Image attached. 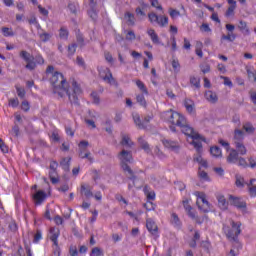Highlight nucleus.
I'll return each mask as SVG.
<instances>
[{
	"label": "nucleus",
	"mask_w": 256,
	"mask_h": 256,
	"mask_svg": "<svg viewBox=\"0 0 256 256\" xmlns=\"http://www.w3.org/2000/svg\"><path fill=\"white\" fill-rule=\"evenodd\" d=\"M46 75L49 77V81L53 86V93L59 95V97L68 96V99L72 105H79V95L83 93L81 86L77 81H72V93L69 90V83L65 79V76L59 71L55 70V66L49 65L46 68Z\"/></svg>",
	"instance_id": "f257e3e1"
},
{
	"label": "nucleus",
	"mask_w": 256,
	"mask_h": 256,
	"mask_svg": "<svg viewBox=\"0 0 256 256\" xmlns=\"http://www.w3.org/2000/svg\"><path fill=\"white\" fill-rule=\"evenodd\" d=\"M164 115L168 118V121L169 123H171V125L180 127L181 132L184 135H191L193 133V127L187 124V119L185 118V116L173 110H168L164 112Z\"/></svg>",
	"instance_id": "f03ea898"
},
{
	"label": "nucleus",
	"mask_w": 256,
	"mask_h": 256,
	"mask_svg": "<svg viewBox=\"0 0 256 256\" xmlns=\"http://www.w3.org/2000/svg\"><path fill=\"white\" fill-rule=\"evenodd\" d=\"M239 235H241V222H235L232 221V229H230L226 237L230 239V241H233L236 245V247H241V243H239Z\"/></svg>",
	"instance_id": "7ed1b4c3"
},
{
	"label": "nucleus",
	"mask_w": 256,
	"mask_h": 256,
	"mask_svg": "<svg viewBox=\"0 0 256 256\" xmlns=\"http://www.w3.org/2000/svg\"><path fill=\"white\" fill-rule=\"evenodd\" d=\"M118 159L120 161V168L127 167L132 165L133 163V153L126 149H122V151L118 154Z\"/></svg>",
	"instance_id": "20e7f679"
},
{
	"label": "nucleus",
	"mask_w": 256,
	"mask_h": 256,
	"mask_svg": "<svg viewBox=\"0 0 256 256\" xmlns=\"http://www.w3.org/2000/svg\"><path fill=\"white\" fill-rule=\"evenodd\" d=\"M185 135L186 137H191V144L194 146L198 153H201V151H203V144L201 143V141H203V137H201V134H198L197 132H195V129L192 128V133Z\"/></svg>",
	"instance_id": "39448f33"
},
{
	"label": "nucleus",
	"mask_w": 256,
	"mask_h": 256,
	"mask_svg": "<svg viewBox=\"0 0 256 256\" xmlns=\"http://www.w3.org/2000/svg\"><path fill=\"white\" fill-rule=\"evenodd\" d=\"M124 175L126 176V178L128 179V181H132V184L128 185V189L131 190L132 187H135V182L137 181V172L133 171L131 169V166H124L122 168Z\"/></svg>",
	"instance_id": "423d86ee"
},
{
	"label": "nucleus",
	"mask_w": 256,
	"mask_h": 256,
	"mask_svg": "<svg viewBox=\"0 0 256 256\" xmlns=\"http://www.w3.org/2000/svg\"><path fill=\"white\" fill-rule=\"evenodd\" d=\"M146 229L150 232V234L152 235V237H154V239L159 238V227L157 226V223L153 221V219L148 218L146 220Z\"/></svg>",
	"instance_id": "0eeeda50"
},
{
	"label": "nucleus",
	"mask_w": 256,
	"mask_h": 256,
	"mask_svg": "<svg viewBox=\"0 0 256 256\" xmlns=\"http://www.w3.org/2000/svg\"><path fill=\"white\" fill-rule=\"evenodd\" d=\"M228 200H229L230 205H233L237 209H247V202L243 201L242 198H239V197H236L233 195H229Z\"/></svg>",
	"instance_id": "6e6552de"
},
{
	"label": "nucleus",
	"mask_w": 256,
	"mask_h": 256,
	"mask_svg": "<svg viewBox=\"0 0 256 256\" xmlns=\"http://www.w3.org/2000/svg\"><path fill=\"white\" fill-rule=\"evenodd\" d=\"M99 77L103 79L106 83H112L114 81L113 74L111 73V69L109 68H99Z\"/></svg>",
	"instance_id": "1a4fd4ad"
},
{
	"label": "nucleus",
	"mask_w": 256,
	"mask_h": 256,
	"mask_svg": "<svg viewBox=\"0 0 256 256\" xmlns=\"http://www.w3.org/2000/svg\"><path fill=\"white\" fill-rule=\"evenodd\" d=\"M33 24L35 25L36 29H37V34L39 36V39L42 40L44 43L49 41V39H51V34L44 32L43 29H41V26L39 25V23H37V19H33Z\"/></svg>",
	"instance_id": "9d476101"
},
{
	"label": "nucleus",
	"mask_w": 256,
	"mask_h": 256,
	"mask_svg": "<svg viewBox=\"0 0 256 256\" xmlns=\"http://www.w3.org/2000/svg\"><path fill=\"white\" fill-rule=\"evenodd\" d=\"M162 143H163L164 147H166L167 149H171V151H179V149H180L179 142H177V141L163 139Z\"/></svg>",
	"instance_id": "9b49d317"
},
{
	"label": "nucleus",
	"mask_w": 256,
	"mask_h": 256,
	"mask_svg": "<svg viewBox=\"0 0 256 256\" xmlns=\"http://www.w3.org/2000/svg\"><path fill=\"white\" fill-rule=\"evenodd\" d=\"M120 145H122V147H126V149H131V147H133L134 143L131 140V137H129V135L122 132Z\"/></svg>",
	"instance_id": "f8f14e48"
},
{
	"label": "nucleus",
	"mask_w": 256,
	"mask_h": 256,
	"mask_svg": "<svg viewBox=\"0 0 256 256\" xmlns=\"http://www.w3.org/2000/svg\"><path fill=\"white\" fill-rule=\"evenodd\" d=\"M45 199H47V193H45V191L43 190L37 191L33 195V200L35 201V205H41L43 201H45Z\"/></svg>",
	"instance_id": "ddd939ff"
},
{
	"label": "nucleus",
	"mask_w": 256,
	"mask_h": 256,
	"mask_svg": "<svg viewBox=\"0 0 256 256\" xmlns=\"http://www.w3.org/2000/svg\"><path fill=\"white\" fill-rule=\"evenodd\" d=\"M20 57L26 61V69H30V71L33 70V64L31 63V54L29 52L23 50L20 52Z\"/></svg>",
	"instance_id": "4468645a"
},
{
	"label": "nucleus",
	"mask_w": 256,
	"mask_h": 256,
	"mask_svg": "<svg viewBox=\"0 0 256 256\" xmlns=\"http://www.w3.org/2000/svg\"><path fill=\"white\" fill-rule=\"evenodd\" d=\"M149 7V4L145 3L143 0L139 1V6L135 9L136 15L140 17H145V9Z\"/></svg>",
	"instance_id": "2eb2a0df"
},
{
	"label": "nucleus",
	"mask_w": 256,
	"mask_h": 256,
	"mask_svg": "<svg viewBox=\"0 0 256 256\" xmlns=\"http://www.w3.org/2000/svg\"><path fill=\"white\" fill-rule=\"evenodd\" d=\"M59 235H60L59 228H55V227L50 228V241H52L54 245H57V243H59L57 240L59 239Z\"/></svg>",
	"instance_id": "dca6fc26"
},
{
	"label": "nucleus",
	"mask_w": 256,
	"mask_h": 256,
	"mask_svg": "<svg viewBox=\"0 0 256 256\" xmlns=\"http://www.w3.org/2000/svg\"><path fill=\"white\" fill-rule=\"evenodd\" d=\"M234 144L235 143H243V140L245 139V132L241 129H235L234 130Z\"/></svg>",
	"instance_id": "f3484780"
},
{
	"label": "nucleus",
	"mask_w": 256,
	"mask_h": 256,
	"mask_svg": "<svg viewBox=\"0 0 256 256\" xmlns=\"http://www.w3.org/2000/svg\"><path fill=\"white\" fill-rule=\"evenodd\" d=\"M78 156L80 159H88L89 163H93L94 159L91 156V152L87 151L85 148H79Z\"/></svg>",
	"instance_id": "a211bd4d"
},
{
	"label": "nucleus",
	"mask_w": 256,
	"mask_h": 256,
	"mask_svg": "<svg viewBox=\"0 0 256 256\" xmlns=\"http://www.w3.org/2000/svg\"><path fill=\"white\" fill-rule=\"evenodd\" d=\"M239 160V152H237L235 149H230V153L227 156V163H237Z\"/></svg>",
	"instance_id": "6ab92c4d"
},
{
	"label": "nucleus",
	"mask_w": 256,
	"mask_h": 256,
	"mask_svg": "<svg viewBox=\"0 0 256 256\" xmlns=\"http://www.w3.org/2000/svg\"><path fill=\"white\" fill-rule=\"evenodd\" d=\"M205 98L210 103H217V101H219V97H217V93H215L211 90H208L205 92Z\"/></svg>",
	"instance_id": "aec40b11"
},
{
	"label": "nucleus",
	"mask_w": 256,
	"mask_h": 256,
	"mask_svg": "<svg viewBox=\"0 0 256 256\" xmlns=\"http://www.w3.org/2000/svg\"><path fill=\"white\" fill-rule=\"evenodd\" d=\"M182 203L189 217H191V219H195V212H193V207H191V204H189V200H183Z\"/></svg>",
	"instance_id": "412c9836"
},
{
	"label": "nucleus",
	"mask_w": 256,
	"mask_h": 256,
	"mask_svg": "<svg viewBox=\"0 0 256 256\" xmlns=\"http://www.w3.org/2000/svg\"><path fill=\"white\" fill-rule=\"evenodd\" d=\"M60 166L64 171L69 172V167H71V157L62 158V160L60 161Z\"/></svg>",
	"instance_id": "4be33fe9"
},
{
	"label": "nucleus",
	"mask_w": 256,
	"mask_h": 256,
	"mask_svg": "<svg viewBox=\"0 0 256 256\" xmlns=\"http://www.w3.org/2000/svg\"><path fill=\"white\" fill-rule=\"evenodd\" d=\"M234 145L236 148L235 150L237 151L238 154L247 155V147H245V144H243V142H237Z\"/></svg>",
	"instance_id": "5701e85b"
},
{
	"label": "nucleus",
	"mask_w": 256,
	"mask_h": 256,
	"mask_svg": "<svg viewBox=\"0 0 256 256\" xmlns=\"http://www.w3.org/2000/svg\"><path fill=\"white\" fill-rule=\"evenodd\" d=\"M133 121L138 129H147L145 123L141 121V117L139 116V114L133 115Z\"/></svg>",
	"instance_id": "b1692460"
},
{
	"label": "nucleus",
	"mask_w": 256,
	"mask_h": 256,
	"mask_svg": "<svg viewBox=\"0 0 256 256\" xmlns=\"http://www.w3.org/2000/svg\"><path fill=\"white\" fill-rule=\"evenodd\" d=\"M184 106L186 108V110L188 111V113H193V109L195 107V102H193V100L186 98L184 100Z\"/></svg>",
	"instance_id": "393cba45"
},
{
	"label": "nucleus",
	"mask_w": 256,
	"mask_h": 256,
	"mask_svg": "<svg viewBox=\"0 0 256 256\" xmlns=\"http://www.w3.org/2000/svg\"><path fill=\"white\" fill-rule=\"evenodd\" d=\"M81 193H84L85 197L87 199H90V197H93V192L91 191V187L85 186V184L81 185Z\"/></svg>",
	"instance_id": "a878e982"
},
{
	"label": "nucleus",
	"mask_w": 256,
	"mask_h": 256,
	"mask_svg": "<svg viewBox=\"0 0 256 256\" xmlns=\"http://www.w3.org/2000/svg\"><path fill=\"white\" fill-rule=\"evenodd\" d=\"M218 206L220 207V209H222V211H225L227 207H229V203L225 199V196L218 197Z\"/></svg>",
	"instance_id": "bb28decb"
},
{
	"label": "nucleus",
	"mask_w": 256,
	"mask_h": 256,
	"mask_svg": "<svg viewBox=\"0 0 256 256\" xmlns=\"http://www.w3.org/2000/svg\"><path fill=\"white\" fill-rule=\"evenodd\" d=\"M136 85L138 89H140L141 93L144 95H149V90H147V86H145V83L141 80H136Z\"/></svg>",
	"instance_id": "cd10ccee"
},
{
	"label": "nucleus",
	"mask_w": 256,
	"mask_h": 256,
	"mask_svg": "<svg viewBox=\"0 0 256 256\" xmlns=\"http://www.w3.org/2000/svg\"><path fill=\"white\" fill-rule=\"evenodd\" d=\"M190 84L195 87V89H201V78H197L195 76L190 77Z\"/></svg>",
	"instance_id": "c85d7f7f"
},
{
	"label": "nucleus",
	"mask_w": 256,
	"mask_h": 256,
	"mask_svg": "<svg viewBox=\"0 0 256 256\" xmlns=\"http://www.w3.org/2000/svg\"><path fill=\"white\" fill-rule=\"evenodd\" d=\"M144 193H145L148 201L155 200V191H149V186H144Z\"/></svg>",
	"instance_id": "c756f323"
},
{
	"label": "nucleus",
	"mask_w": 256,
	"mask_h": 256,
	"mask_svg": "<svg viewBox=\"0 0 256 256\" xmlns=\"http://www.w3.org/2000/svg\"><path fill=\"white\" fill-rule=\"evenodd\" d=\"M159 19L156 22L160 27H166V25H169V18L167 16L160 15L158 16Z\"/></svg>",
	"instance_id": "7c9ffc66"
},
{
	"label": "nucleus",
	"mask_w": 256,
	"mask_h": 256,
	"mask_svg": "<svg viewBox=\"0 0 256 256\" xmlns=\"http://www.w3.org/2000/svg\"><path fill=\"white\" fill-rule=\"evenodd\" d=\"M148 35L150 36L153 43H155V44L159 43V36L157 35V33L155 32L154 29H149Z\"/></svg>",
	"instance_id": "2f4dec72"
},
{
	"label": "nucleus",
	"mask_w": 256,
	"mask_h": 256,
	"mask_svg": "<svg viewBox=\"0 0 256 256\" xmlns=\"http://www.w3.org/2000/svg\"><path fill=\"white\" fill-rule=\"evenodd\" d=\"M196 205L198 206V209H200V211H203V213H209V211H211V207L209 206V204H201V201H197Z\"/></svg>",
	"instance_id": "473e14b6"
},
{
	"label": "nucleus",
	"mask_w": 256,
	"mask_h": 256,
	"mask_svg": "<svg viewBox=\"0 0 256 256\" xmlns=\"http://www.w3.org/2000/svg\"><path fill=\"white\" fill-rule=\"evenodd\" d=\"M124 17L125 19H127L128 25H135V14L131 12H126Z\"/></svg>",
	"instance_id": "72a5a7b5"
},
{
	"label": "nucleus",
	"mask_w": 256,
	"mask_h": 256,
	"mask_svg": "<svg viewBox=\"0 0 256 256\" xmlns=\"http://www.w3.org/2000/svg\"><path fill=\"white\" fill-rule=\"evenodd\" d=\"M238 29H240L242 33H245V35H249V28L247 27V22L241 20L239 22Z\"/></svg>",
	"instance_id": "f704fd0d"
},
{
	"label": "nucleus",
	"mask_w": 256,
	"mask_h": 256,
	"mask_svg": "<svg viewBox=\"0 0 256 256\" xmlns=\"http://www.w3.org/2000/svg\"><path fill=\"white\" fill-rule=\"evenodd\" d=\"M138 143L141 147V149H144V151H150L151 149L149 148V143L143 139V137L138 138Z\"/></svg>",
	"instance_id": "c9c22d12"
},
{
	"label": "nucleus",
	"mask_w": 256,
	"mask_h": 256,
	"mask_svg": "<svg viewBox=\"0 0 256 256\" xmlns=\"http://www.w3.org/2000/svg\"><path fill=\"white\" fill-rule=\"evenodd\" d=\"M136 100H137V103H139V105H141L142 107H147V100H145V95L143 94H138L136 96Z\"/></svg>",
	"instance_id": "e433bc0d"
},
{
	"label": "nucleus",
	"mask_w": 256,
	"mask_h": 256,
	"mask_svg": "<svg viewBox=\"0 0 256 256\" xmlns=\"http://www.w3.org/2000/svg\"><path fill=\"white\" fill-rule=\"evenodd\" d=\"M210 153L213 157H221L222 155L221 148H219L218 146L211 147Z\"/></svg>",
	"instance_id": "4c0bfd02"
},
{
	"label": "nucleus",
	"mask_w": 256,
	"mask_h": 256,
	"mask_svg": "<svg viewBox=\"0 0 256 256\" xmlns=\"http://www.w3.org/2000/svg\"><path fill=\"white\" fill-rule=\"evenodd\" d=\"M243 129L244 131H246V133H255V127H253V124H251V122H246L243 125Z\"/></svg>",
	"instance_id": "58836bf2"
},
{
	"label": "nucleus",
	"mask_w": 256,
	"mask_h": 256,
	"mask_svg": "<svg viewBox=\"0 0 256 256\" xmlns=\"http://www.w3.org/2000/svg\"><path fill=\"white\" fill-rule=\"evenodd\" d=\"M59 37L60 39L67 40L69 38V30L65 27L60 28Z\"/></svg>",
	"instance_id": "ea45409f"
},
{
	"label": "nucleus",
	"mask_w": 256,
	"mask_h": 256,
	"mask_svg": "<svg viewBox=\"0 0 256 256\" xmlns=\"http://www.w3.org/2000/svg\"><path fill=\"white\" fill-rule=\"evenodd\" d=\"M16 92L18 97H20V99H25V88L20 87L19 85L15 86Z\"/></svg>",
	"instance_id": "a19ab883"
},
{
	"label": "nucleus",
	"mask_w": 256,
	"mask_h": 256,
	"mask_svg": "<svg viewBox=\"0 0 256 256\" xmlns=\"http://www.w3.org/2000/svg\"><path fill=\"white\" fill-rule=\"evenodd\" d=\"M90 97L93 99V103L95 105H99V103H101V97L99 96V93L94 91L90 94Z\"/></svg>",
	"instance_id": "79ce46f5"
},
{
	"label": "nucleus",
	"mask_w": 256,
	"mask_h": 256,
	"mask_svg": "<svg viewBox=\"0 0 256 256\" xmlns=\"http://www.w3.org/2000/svg\"><path fill=\"white\" fill-rule=\"evenodd\" d=\"M236 187H244L245 185V178H243L241 175H236Z\"/></svg>",
	"instance_id": "37998d69"
},
{
	"label": "nucleus",
	"mask_w": 256,
	"mask_h": 256,
	"mask_svg": "<svg viewBox=\"0 0 256 256\" xmlns=\"http://www.w3.org/2000/svg\"><path fill=\"white\" fill-rule=\"evenodd\" d=\"M2 33L4 37H13V35H15V33H13V30L7 27H2Z\"/></svg>",
	"instance_id": "c03bdc74"
},
{
	"label": "nucleus",
	"mask_w": 256,
	"mask_h": 256,
	"mask_svg": "<svg viewBox=\"0 0 256 256\" xmlns=\"http://www.w3.org/2000/svg\"><path fill=\"white\" fill-rule=\"evenodd\" d=\"M75 51H77V44L73 43L68 46V56L73 57L75 55Z\"/></svg>",
	"instance_id": "a18cd8bd"
},
{
	"label": "nucleus",
	"mask_w": 256,
	"mask_h": 256,
	"mask_svg": "<svg viewBox=\"0 0 256 256\" xmlns=\"http://www.w3.org/2000/svg\"><path fill=\"white\" fill-rule=\"evenodd\" d=\"M90 256H103V250L99 247H95L92 249Z\"/></svg>",
	"instance_id": "49530a36"
},
{
	"label": "nucleus",
	"mask_w": 256,
	"mask_h": 256,
	"mask_svg": "<svg viewBox=\"0 0 256 256\" xmlns=\"http://www.w3.org/2000/svg\"><path fill=\"white\" fill-rule=\"evenodd\" d=\"M41 239H43L41 230H36V233L34 234V238H33V243H39V241H41Z\"/></svg>",
	"instance_id": "de8ad7c7"
},
{
	"label": "nucleus",
	"mask_w": 256,
	"mask_h": 256,
	"mask_svg": "<svg viewBox=\"0 0 256 256\" xmlns=\"http://www.w3.org/2000/svg\"><path fill=\"white\" fill-rule=\"evenodd\" d=\"M148 19L150 23H157V21H159V16L156 15L154 12H151L148 14Z\"/></svg>",
	"instance_id": "09e8293b"
},
{
	"label": "nucleus",
	"mask_w": 256,
	"mask_h": 256,
	"mask_svg": "<svg viewBox=\"0 0 256 256\" xmlns=\"http://www.w3.org/2000/svg\"><path fill=\"white\" fill-rule=\"evenodd\" d=\"M88 15L90 19H92L93 21H97V11H95V7L90 8V10L88 11Z\"/></svg>",
	"instance_id": "8fccbe9b"
},
{
	"label": "nucleus",
	"mask_w": 256,
	"mask_h": 256,
	"mask_svg": "<svg viewBox=\"0 0 256 256\" xmlns=\"http://www.w3.org/2000/svg\"><path fill=\"white\" fill-rule=\"evenodd\" d=\"M45 63V59H43V56L36 55L34 58V65H43Z\"/></svg>",
	"instance_id": "3c124183"
},
{
	"label": "nucleus",
	"mask_w": 256,
	"mask_h": 256,
	"mask_svg": "<svg viewBox=\"0 0 256 256\" xmlns=\"http://www.w3.org/2000/svg\"><path fill=\"white\" fill-rule=\"evenodd\" d=\"M222 41H230V42H233L235 41V35L233 34H223L222 37H221Z\"/></svg>",
	"instance_id": "603ef678"
},
{
	"label": "nucleus",
	"mask_w": 256,
	"mask_h": 256,
	"mask_svg": "<svg viewBox=\"0 0 256 256\" xmlns=\"http://www.w3.org/2000/svg\"><path fill=\"white\" fill-rule=\"evenodd\" d=\"M135 39V32H133V30L128 31L126 34V41H135Z\"/></svg>",
	"instance_id": "864d4df0"
},
{
	"label": "nucleus",
	"mask_w": 256,
	"mask_h": 256,
	"mask_svg": "<svg viewBox=\"0 0 256 256\" xmlns=\"http://www.w3.org/2000/svg\"><path fill=\"white\" fill-rule=\"evenodd\" d=\"M144 207L147 211H155V204L151 201H147V203L144 204Z\"/></svg>",
	"instance_id": "5fc2aeb1"
},
{
	"label": "nucleus",
	"mask_w": 256,
	"mask_h": 256,
	"mask_svg": "<svg viewBox=\"0 0 256 256\" xmlns=\"http://www.w3.org/2000/svg\"><path fill=\"white\" fill-rule=\"evenodd\" d=\"M246 72H247V75H248V79H251L252 77L254 79H256V71L255 70H251V68L246 67Z\"/></svg>",
	"instance_id": "6e6d98bb"
},
{
	"label": "nucleus",
	"mask_w": 256,
	"mask_h": 256,
	"mask_svg": "<svg viewBox=\"0 0 256 256\" xmlns=\"http://www.w3.org/2000/svg\"><path fill=\"white\" fill-rule=\"evenodd\" d=\"M68 9L73 13L74 15L77 14V5L75 3H69L68 4Z\"/></svg>",
	"instance_id": "4d7b16f0"
},
{
	"label": "nucleus",
	"mask_w": 256,
	"mask_h": 256,
	"mask_svg": "<svg viewBox=\"0 0 256 256\" xmlns=\"http://www.w3.org/2000/svg\"><path fill=\"white\" fill-rule=\"evenodd\" d=\"M238 165L240 167H249V164H247V160H245V158L243 157L238 158Z\"/></svg>",
	"instance_id": "13d9d810"
},
{
	"label": "nucleus",
	"mask_w": 256,
	"mask_h": 256,
	"mask_svg": "<svg viewBox=\"0 0 256 256\" xmlns=\"http://www.w3.org/2000/svg\"><path fill=\"white\" fill-rule=\"evenodd\" d=\"M236 9L235 5H230L226 11V17H231Z\"/></svg>",
	"instance_id": "bf43d9fd"
},
{
	"label": "nucleus",
	"mask_w": 256,
	"mask_h": 256,
	"mask_svg": "<svg viewBox=\"0 0 256 256\" xmlns=\"http://www.w3.org/2000/svg\"><path fill=\"white\" fill-rule=\"evenodd\" d=\"M0 149L2 153H9V148L5 145V142H3L2 139H0Z\"/></svg>",
	"instance_id": "052dcab7"
},
{
	"label": "nucleus",
	"mask_w": 256,
	"mask_h": 256,
	"mask_svg": "<svg viewBox=\"0 0 256 256\" xmlns=\"http://www.w3.org/2000/svg\"><path fill=\"white\" fill-rule=\"evenodd\" d=\"M38 11L40 13V15H43L44 17H47V15H49V11L45 8H43V6L38 5Z\"/></svg>",
	"instance_id": "680f3d73"
},
{
	"label": "nucleus",
	"mask_w": 256,
	"mask_h": 256,
	"mask_svg": "<svg viewBox=\"0 0 256 256\" xmlns=\"http://www.w3.org/2000/svg\"><path fill=\"white\" fill-rule=\"evenodd\" d=\"M172 223H174V225H181V221L179 220V216L175 213L172 214Z\"/></svg>",
	"instance_id": "e2e57ef3"
},
{
	"label": "nucleus",
	"mask_w": 256,
	"mask_h": 256,
	"mask_svg": "<svg viewBox=\"0 0 256 256\" xmlns=\"http://www.w3.org/2000/svg\"><path fill=\"white\" fill-rule=\"evenodd\" d=\"M9 105L11 107H19V99L17 98H12L9 100Z\"/></svg>",
	"instance_id": "0e129e2a"
},
{
	"label": "nucleus",
	"mask_w": 256,
	"mask_h": 256,
	"mask_svg": "<svg viewBox=\"0 0 256 256\" xmlns=\"http://www.w3.org/2000/svg\"><path fill=\"white\" fill-rule=\"evenodd\" d=\"M69 253H70L71 256H78L79 255V251L77 250V248L75 246L70 247Z\"/></svg>",
	"instance_id": "69168bd1"
},
{
	"label": "nucleus",
	"mask_w": 256,
	"mask_h": 256,
	"mask_svg": "<svg viewBox=\"0 0 256 256\" xmlns=\"http://www.w3.org/2000/svg\"><path fill=\"white\" fill-rule=\"evenodd\" d=\"M250 99L254 105H256V91L251 90L250 91Z\"/></svg>",
	"instance_id": "338daca9"
},
{
	"label": "nucleus",
	"mask_w": 256,
	"mask_h": 256,
	"mask_svg": "<svg viewBox=\"0 0 256 256\" xmlns=\"http://www.w3.org/2000/svg\"><path fill=\"white\" fill-rule=\"evenodd\" d=\"M250 197H256V186L249 187Z\"/></svg>",
	"instance_id": "774afa93"
}]
</instances>
